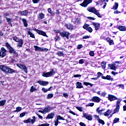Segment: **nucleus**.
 Listing matches in <instances>:
<instances>
[{"label": "nucleus", "instance_id": "nucleus-1", "mask_svg": "<svg viewBox=\"0 0 126 126\" xmlns=\"http://www.w3.org/2000/svg\"><path fill=\"white\" fill-rule=\"evenodd\" d=\"M87 10L88 11H89V12H92V13L95 14V15H97L99 18H102V16L101 15V14H100V12H99V10H97L95 7H89L87 8Z\"/></svg>", "mask_w": 126, "mask_h": 126}, {"label": "nucleus", "instance_id": "nucleus-2", "mask_svg": "<svg viewBox=\"0 0 126 126\" xmlns=\"http://www.w3.org/2000/svg\"><path fill=\"white\" fill-rule=\"evenodd\" d=\"M6 47H7V49L9 50V53L10 54H12L13 55H16L17 56L18 54L17 53L15 50L12 47L10 46V45L8 43H6Z\"/></svg>", "mask_w": 126, "mask_h": 126}, {"label": "nucleus", "instance_id": "nucleus-3", "mask_svg": "<svg viewBox=\"0 0 126 126\" xmlns=\"http://www.w3.org/2000/svg\"><path fill=\"white\" fill-rule=\"evenodd\" d=\"M56 73L54 70V69H52L50 72H48L46 73H43L42 74V76L44 77H51V76H53Z\"/></svg>", "mask_w": 126, "mask_h": 126}, {"label": "nucleus", "instance_id": "nucleus-4", "mask_svg": "<svg viewBox=\"0 0 126 126\" xmlns=\"http://www.w3.org/2000/svg\"><path fill=\"white\" fill-rule=\"evenodd\" d=\"M34 48L36 52H48L49 51L47 48H41L36 45L34 46Z\"/></svg>", "mask_w": 126, "mask_h": 126}, {"label": "nucleus", "instance_id": "nucleus-5", "mask_svg": "<svg viewBox=\"0 0 126 126\" xmlns=\"http://www.w3.org/2000/svg\"><path fill=\"white\" fill-rule=\"evenodd\" d=\"M93 0H84L83 2L80 4V5L81 6H83V7H87V5L89 4V3H91L92 2V1Z\"/></svg>", "mask_w": 126, "mask_h": 126}, {"label": "nucleus", "instance_id": "nucleus-6", "mask_svg": "<svg viewBox=\"0 0 126 126\" xmlns=\"http://www.w3.org/2000/svg\"><path fill=\"white\" fill-rule=\"evenodd\" d=\"M112 110L108 109L106 112L103 113V115L105 117H108V119H110V118L113 117V114H112Z\"/></svg>", "mask_w": 126, "mask_h": 126}, {"label": "nucleus", "instance_id": "nucleus-7", "mask_svg": "<svg viewBox=\"0 0 126 126\" xmlns=\"http://www.w3.org/2000/svg\"><path fill=\"white\" fill-rule=\"evenodd\" d=\"M89 26H90V25L87 24H85L83 26V28L87 30V31H88V32H89L90 33H92V32L93 31V29H92V27H90Z\"/></svg>", "mask_w": 126, "mask_h": 126}, {"label": "nucleus", "instance_id": "nucleus-8", "mask_svg": "<svg viewBox=\"0 0 126 126\" xmlns=\"http://www.w3.org/2000/svg\"><path fill=\"white\" fill-rule=\"evenodd\" d=\"M35 119L36 117L35 116L32 117V119H31L30 118L28 119L27 120H24V124H28L29 123H32V124H34L35 122Z\"/></svg>", "mask_w": 126, "mask_h": 126}, {"label": "nucleus", "instance_id": "nucleus-9", "mask_svg": "<svg viewBox=\"0 0 126 126\" xmlns=\"http://www.w3.org/2000/svg\"><path fill=\"white\" fill-rule=\"evenodd\" d=\"M108 99L110 101L112 102L113 101H115V100H118V97L117 96L112 95V94H108Z\"/></svg>", "mask_w": 126, "mask_h": 126}, {"label": "nucleus", "instance_id": "nucleus-10", "mask_svg": "<svg viewBox=\"0 0 126 126\" xmlns=\"http://www.w3.org/2000/svg\"><path fill=\"white\" fill-rule=\"evenodd\" d=\"M6 55V50L5 49L4 47H2L0 51V57L1 58H3L4 57H5Z\"/></svg>", "mask_w": 126, "mask_h": 126}, {"label": "nucleus", "instance_id": "nucleus-11", "mask_svg": "<svg viewBox=\"0 0 126 126\" xmlns=\"http://www.w3.org/2000/svg\"><path fill=\"white\" fill-rule=\"evenodd\" d=\"M71 22L73 23L74 24L78 25L80 24V19L77 18H73L71 20Z\"/></svg>", "mask_w": 126, "mask_h": 126}, {"label": "nucleus", "instance_id": "nucleus-12", "mask_svg": "<svg viewBox=\"0 0 126 126\" xmlns=\"http://www.w3.org/2000/svg\"><path fill=\"white\" fill-rule=\"evenodd\" d=\"M8 66L5 65H0V69L5 72V73H7V70L8 69Z\"/></svg>", "mask_w": 126, "mask_h": 126}, {"label": "nucleus", "instance_id": "nucleus-13", "mask_svg": "<svg viewBox=\"0 0 126 126\" xmlns=\"http://www.w3.org/2000/svg\"><path fill=\"white\" fill-rule=\"evenodd\" d=\"M83 116L84 118H85L87 120H88V121H92V119H93L92 115L91 114L88 115L84 113L83 114Z\"/></svg>", "mask_w": 126, "mask_h": 126}, {"label": "nucleus", "instance_id": "nucleus-14", "mask_svg": "<svg viewBox=\"0 0 126 126\" xmlns=\"http://www.w3.org/2000/svg\"><path fill=\"white\" fill-rule=\"evenodd\" d=\"M17 66L19 67V68L21 69H23V70H24V71L26 72V73H27V67H26L25 65L21 64H17Z\"/></svg>", "mask_w": 126, "mask_h": 126}, {"label": "nucleus", "instance_id": "nucleus-15", "mask_svg": "<svg viewBox=\"0 0 126 126\" xmlns=\"http://www.w3.org/2000/svg\"><path fill=\"white\" fill-rule=\"evenodd\" d=\"M60 35H61V37H63L64 38V37H66L67 39H69L68 36L70 35V33L68 32H60Z\"/></svg>", "mask_w": 126, "mask_h": 126}, {"label": "nucleus", "instance_id": "nucleus-16", "mask_svg": "<svg viewBox=\"0 0 126 126\" xmlns=\"http://www.w3.org/2000/svg\"><path fill=\"white\" fill-rule=\"evenodd\" d=\"M91 101L95 103H99L101 101V99L98 96H94L92 98Z\"/></svg>", "mask_w": 126, "mask_h": 126}, {"label": "nucleus", "instance_id": "nucleus-17", "mask_svg": "<svg viewBox=\"0 0 126 126\" xmlns=\"http://www.w3.org/2000/svg\"><path fill=\"white\" fill-rule=\"evenodd\" d=\"M35 32H36L39 35H42V36H44V37H48V35H47V34H46V32H43V31H40L39 30H35Z\"/></svg>", "mask_w": 126, "mask_h": 126}, {"label": "nucleus", "instance_id": "nucleus-18", "mask_svg": "<svg viewBox=\"0 0 126 126\" xmlns=\"http://www.w3.org/2000/svg\"><path fill=\"white\" fill-rule=\"evenodd\" d=\"M52 110H54V107L47 106L44 109V113H49V112H51Z\"/></svg>", "mask_w": 126, "mask_h": 126}, {"label": "nucleus", "instance_id": "nucleus-19", "mask_svg": "<svg viewBox=\"0 0 126 126\" xmlns=\"http://www.w3.org/2000/svg\"><path fill=\"white\" fill-rule=\"evenodd\" d=\"M92 25H93L94 27L95 28V30H99V28H100V23L93 22Z\"/></svg>", "mask_w": 126, "mask_h": 126}, {"label": "nucleus", "instance_id": "nucleus-20", "mask_svg": "<svg viewBox=\"0 0 126 126\" xmlns=\"http://www.w3.org/2000/svg\"><path fill=\"white\" fill-rule=\"evenodd\" d=\"M37 83L41 85V86H47L49 84V82L43 81H38Z\"/></svg>", "mask_w": 126, "mask_h": 126}, {"label": "nucleus", "instance_id": "nucleus-21", "mask_svg": "<svg viewBox=\"0 0 126 126\" xmlns=\"http://www.w3.org/2000/svg\"><path fill=\"white\" fill-rule=\"evenodd\" d=\"M26 30L28 32V34H29V35H30V37H31L32 38H35V35H34V34H33L32 33V30L30 29L29 28H27L26 29Z\"/></svg>", "mask_w": 126, "mask_h": 126}, {"label": "nucleus", "instance_id": "nucleus-22", "mask_svg": "<svg viewBox=\"0 0 126 126\" xmlns=\"http://www.w3.org/2000/svg\"><path fill=\"white\" fill-rule=\"evenodd\" d=\"M18 13H19V14H21V15L27 16L28 15V11H27L26 10L23 11H19Z\"/></svg>", "mask_w": 126, "mask_h": 126}, {"label": "nucleus", "instance_id": "nucleus-23", "mask_svg": "<svg viewBox=\"0 0 126 126\" xmlns=\"http://www.w3.org/2000/svg\"><path fill=\"white\" fill-rule=\"evenodd\" d=\"M100 107H97L96 109V112L99 115H103V112L105 111V109H102L101 110H99Z\"/></svg>", "mask_w": 126, "mask_h": 126}, {"label": "nucleus", "instance_id": "nucleus-24", "mask_svg": "<svg viewBox=\"0 0 126 126\" xmlns=\"http://www.w3.org/2000/svg\"><path fill=\"white\" fill-rule=\"evenodd\" d=\"M17 47L22 48V46L23 45V39H20L18 41H17Z\"/></svg>", "mask_w": 126, "mask_h": 126}, {"label": "nucleus", "instance_id": "nucleus-25", "mask_svg": "<svg viewBox=\"0 0 126 126\" xmlns=\"http://www.w3.org/2000/svg\"><path fill=\"white\" fill-rule=\"evenodd\" d=\"M107 42L109 43V45L110 46H112V45H114L115 43H114V40L113 39H111V38L110 37H107L106 39Z\"/></svg>", "mask_w": 126, "mask_h": 126}, {"label": "nucleus", "instance_id": "nucleus-26", "mask_svg": "<svg viewBox=\"0 0 126 126\" xmlns=\"http://www.w3.org/2000/svg\"><path fill=\"white\" fill-rule=\"evenodd\" d=\"M37 18L38 20H42V19H44V18H45V14H44L43 13H39Z\"/></svg>", "mask_w": 126, "mask_h": 126}, {"label": "nucleus", "instance_id": "nucleus-27", "mask_svg": "<svg viewBox=\"0 0 126 126\" xmlns=\"http://www.w3.org/2000/svg\"><path fill=\"white\" fill-rule=\"evenodd\" d=\"M109 67H110V69H112L113 70L116 71L117 69V65L116 63L112 64H109Z\"/></svg>", "mask_w": 126, "mask_h": 126}, {"label": "nucleus", "instance_id": "nucleus-28", "mask_svg": "<svg viewBox=\"0 0 126 126\" xmlns=\"http://www.w3.org/2000/svg\"><path fill=\"white\" fill-rule=\"evenodd\" d=\"M119 111H120V106L116 105L115 109H114V110L113 111L112 115H114V114H117L119 113Z\"/></svg>", "mask_w": 126, "mask_h": 126}, {"label": "nucleus", "instance_id": "nucleus-29", "mask_svg": "<svg viewBox=\"0 0 126 126\" xmlns=\"http://www.w3.org/2000/svg\"><path fill=\"white\" fill-rule=\"evenodd\" d=\"M7 73H10V74H12L13 73H15V70H13V69H11L8 67V70L7 71Z\"/></svg>", "mask_w": 126, "mask_h": 126}, {"label": "nucleus", "instance_id": "nucleus-30", "mask_svg": "<svg viewBox=\"0 0 126 126\" xmlns=\"http://www.w3.org/2000/svg\"><path fill=\"white\" fill-rule=\"evenodd\" d=\"M76 88L80 89L83 88V86H82V84L79 82H77L76 83Z\"/></svg>", "mask_w": 126, "mask_h": 126}, {"label": "nucleus", "instance_id": "nucleus-31", "mask_svg": "<svg viewBox=\"0 0 126 126\" xmlns=\"http://www.w3.org/2000/svg\"><path fill=\"white\" fill-rule=\"evenodd\" d=\"M118 29L120 31H126V27L124 26H119L118 27Z\"/></svg>", "mask_w": 126, "mask_h": 126}, {"label": "nucleus", "instance_id": "nucleus-32", "mask_svg": "<svg viewBox=\"0 0 126 126\" xmlns=\"http://www.w3.org/2000/svg\"><path fill=\"white\" fill-rule=\"evenodd\" d=\"M5 103H6V100L3 99L0 101V107H3V106L5 105Z\"/></svg>", "mask_w": 126, "mask_h": 126}, {"label": "nucleus", "instance_id": "nucleus-33", "mask_svg": "<svg viewBox=\"0 0 126 126\" xmlns=\"http://www.w3.org/2000/svg\"><path fill=\"white\" fill-rule=\"evenodd\" d=\"M65 26L69 30H72L73 29V26L71 24L66 25Z\"/></svg>", "mask_w": 126, "mask_h": 126}, {"label": "nucleus", "instance_id": "nucleus-34", "mask_svg": "<svg viewBox=\"0 0 126 126\" xmlns=\"http://www.w3.org/2000/svg\"><path fill=\"white\" fill-rule=\"evenodd\" d=\"M54 116H55L54 113L49 114L46 117V119H53V118H54Z\"/></svg>", "mask_w": 126, "mask_h": 126}, {"label": "nucleus", "instance_id": "nucleus-35", "mask_svg": "<svg viewBox=\"0 0 126 126\" xmlns=\"http://www.w3.org/2000/svg\"><path fill=\"white\" fill-rule=\"evenodd\" d=\"M118 7H119V3L115 2L114 5L113 6L112 9L116 10V9H118Z\"/></svg>", "mask_w": 126, "mask_h": 126}, {"label": "nucleus", "instance_id": "nucleus-36", "mask_svg": "<svg viewBox=\"0 0 126 126\" xmlns=\"http://www.w3.org/2000/svg\"><path fill=\"white\" fill-rule=\"evenodd\" d=\"M6 20H7V22H8L10 26H12V24H11V20H12V19L6 17Z\"/></svg>", "mask_w": 126, "mask_h": 126}, {"label": "nucleus", "instance_id": "nucleus-37", "mask_svg": "<svg viewBox=\"0 0 126 126\" xmlns=\"http://www.w3.org/2000/svg\"><path fill=\"white\" fill-rule=\"evenodd\" d=\"M22 21L24 24V26L25 27H27L28 26V24H27V21L25 19H22Z\"/></svg>", "mask_w": 126, "mask_h": 126}, {"label": "nucleus", "instance_id": "nucleus-38", "mask_svg": "<svg viewBox=\"0 0 126 126\" xmlns=\"http://www.w3.org/2000/svg\"><path fill=\"white\" fill-rule=\"evenodd\" d=\"M36 90H37V89H36V88L32 86L30 90V92H31V93H33V92H34V91H36Z\"/></svg>", "mask_w": 126, "mask_h": 126}, {"label": "nucleus", "instance_id": "nucleus-39", "mask_svg": "<svg viewBox=\"0 0 126 126\" xmlns=\"http://www.w3.org/2000/svg\"><path fill=\"white\" fill-rule=\"evenodd\" d=\"M54 97V94H49L47 96V99H52Z\"/></svg>", "mask_w": 126, "mask_h": 126}, {"label": "nucleus", "instance_id": "nucleus-40", "mask_svg": "<svg viewBox=\"0 0 126 126\" xmlns=\"http://www.w3.org/2000/svg\"><path fill=\"white\" fill-rule=\"evenodd\" d=\"M22 110V108L21 107H16V110L14 111L15 112L17 113L18 112H20Z\"/></svg>", "mask_w": 126, "mask_h": 126}, {"label": "nucleus", "instance_id": "nucleus-41", "mask_svg": "<svg viewBox=\"0 0 126 126\" xmlns=\"http://www.w3.org/2000/svg\"><path fill=\"white\" fill-rule=\"evenodd\" d=\"M106 79L107 80H110L111 81H113V80H114V78H112L111 76L108 75L106 76Z\"/></svg>", "mask_w": 126, "mask_h": 126}, {"label": "nucleus", "instance_id": "nucleus-42", "mask_svg": "<svg viewBox=\"0 0 126 126\" xmlns=\"http://www.w3.org/2000/svg\"><path fill=\"white\" fill-rule=\"evenodd\" d=\"M67 110H69V113H70V114H72V115H73L74 116H75V115H76V116H77V114H75V113L73 112V111H72L71 110H70L69 107H67Z\"/></svg>", "mask_w": 126, "mask_h": 126}, {"label": "nucleus", "instance_id": "nucleus-43", "mask_svg": "<svg viewBox=\"0 0 126 126\" xmlns=\"http://www.w3.org/2000/svg\"><path fill=\"white\" fill-rule=\"evenodd\" d=\"M56 118L58 121H60V120L64 121L65 120V119H63V118L62 116H61L60 115H58Z\"/></svg>", "mask_w": 126, "mask_h": 126}, {"label": "nucleus", "instance_id": "nucleus-44", "mask_svg": "<svg viewBox=\"0 0 126 126\" xmlns=\"http://www.w3.org/2000/svg\"><path fill=\"white\" fill-rule=\"evenodd\" d=\"M101 66L103 69H105L106 68V62H102L101 63Z\"/></svg>", "mask_w": 126, "mask_h": 126}, {"label": "nucleus", "instance_id": "nucleus-45", "mask_svg": "<svg viewBox=\"0 0 126 126\" xmlns=\"http://www.w3.org/2000/svg\"><path fill=\"white\" fill-rule=\"evenodd\" d=\"M47 11L51 15V16L54 15V12H53V11H52V9H51L50 8H49L47 9Z\"/></svg>", "mask_w": 126, "mask_h": 126}, {"label": "nucleus", "instance_id": "nucleus-46", "mask_svg": "<svg viewBox=\"0 0 126 126\" xmlns=\"http://www.w3.org/2000/svg\"><path fill=\"white\" fill-rule=\"evenodd\" d=\"M83 84H84V85H86V86H88V85H90L91 87H92V86H93V84L88 82H84Z\"/></svg>", "mask_w": 126, "mask_h": 126}, {"label": "nucleus", "instance_id": "nucleus-47", "mask_svg": "<svg viewBox=\"0 0 126 126\" xmlns=\"http://www.w3.org/2000/svg\"><path fill=\"white\" fill-rule=\"evenodd\" d=\"M76 108L77 109V110H78V111H79L80 112H82V111H83V108L82 107L77 106L76 107Z\"/></svg>", "mask_w": 126, "mask_h": 126}, {"label": "nucleus", "instance_id": "nucleus-48", "mask_svg": "<svg viewBox=\"0 0 126 126\" xmlns=\"http://www.w3.org/2000/svg\"><path fill=\"white\" fill-rule=\"evenodd\" d=\"M118 99L116 102V106H120V103H121V102H122V99H119V98Z\"/></svg>", "mask_w": 126, "mask_h": 126}, {"label": "nucleus", "instance_id": "nucleus-49", "mask_svg": "<svg viewBox=\"0 0 126 126\" xmlns=\"http://www.w3.org/2000/svg\"><path fill=\"white\" fill-rule=\"evenodd\" d=\"M57 55H58V56H59V57H63V53L61 51H59L57 53Z\"/></svg>", "mask_w": 126, "mask_h": 126}, {"label": "nucleus", "instance_id": "nucleus-50", "mask_svg": "<svg viewBox=\"0 0 126 126\" xmlns=\"http://www.w3.org/2000/svg\"><path fill=\"white\" fill-rule=\"evenodd\" d=\"M93 106H94V103L93 102L88 103L86 105V107H93Z\"/></svg>", "mask_w": 126, "mask_h": 126}, {"label": "nucleus", "instance_id": "nucleus-51", "mask_svg": "<svg viewBox=\"0 0 126 126\" xmlns=\"http://www.w3.org/2000/svg\"><path fill=\"white\" fill-rule=\"evenodd\" d=\"M120 121V118H115L113 120V124H117V123H119Z\"/></svg>", "mask_w": 126, "mask_h": 126}, {"label": "nucleus", "instance_id": "nucleus-52", "mask_svg": "<svg viewBox=\"0 0 126 126\" xmlns=\"http://www.w3.org/2000/svg\"><path fill=\"white\" fill-rule=\"evenodd\" d=\"M13 39L14 40V41H15V42H18L19 41V39H18V38L16 36H13Z\"/></svg>", "mask_w": 126, "mask_h": 126}, {"label": "nucleus", "instance_id": "nucleus-53", "mask_svg": "<svg viewBox=\"0 0 126 126\" xmlns=\"http://www.w3.org/2000/svg\"><path fill=\"white\" fill-rule=\"evenodd\" d=\"M83 48V45L82 44H79L77 46V50H80V49Z\"/></svg>", "mask_w": 126, "mask_h": 126}, {"label": "nucleus", "instance_id": "nucleus-54", "mask_svg": "<svg viewBox=\"0 0 126 126\" xmlns=\"http://www.w3.org/2000/svg\"><path fill=\"white\" fill-rule=\"evenodd\" d=\"M98 122L99 124H101V125H105V122L102 120L99 119Z\"/></svg>", "mask_w": 126, "mask_h": 126}, {"label": "nucleus", "instance_id": "nucleus-55", "mask_svg": "<svg viewBox=\"0 0 126 126\" xmlns=\"http://www.w3.org/2000/svg\"><path fill=\"white\" fill-rule=\"evenodd\" d=\"M118 87H121L122 89H125V85L124 84H119L118 85Z\"/></svg>", "mask_w": 126, "mask_h": 126}, {"label": "nucleus", "instance_id": "nucleus-56", "mask_svg": "<svg viewBox=\"0 0 126 126\" xmlns=\"http://www.w3.org/2000/svg\"><path fill=\"white\" fill-rule=\"evenodd\" d=\"M42 91H43V92L44 93H47V92H48V89H47L45 88H42Z\"/></svg>", "mask_w": 126, "mask_h": 126}, {"label": "nucleus", "instance_id": "nucleus-57", "mask_svg": "<svg viewBox=\"0 0 126 126\" xmlns=\"http://www.w3.org/2000/svg\"><path fill=\"white\" fill-rule=\"evenodd\" d=\"M25 115H26V113H25V112L21 113L20 114V118H23V117H24V116H25Z\"/></svg>", "mask_w": 126, "mask_h": 126}, {"label": "nucleus", "instance_id": "nucleus-58", "mask_svg": "<svg viewBox=\"0 0 126 126\" xmlns=\"http://www.w3.org/2000/svg\"><path fill=\"white\" fill-rule=\"evenodd\" d=\"M102 75H103V74H102V73H101L100 72H97V77L98 78H99L101 76H102Z\"/></svg>", "mask_w": 126, "mask_h": 126}, {"label": "nucleus", "instance_id": "nucleus-59", "mask_svg": "<svg viewBox=\"0 0 126 126\" xmlns=\"http://www.w3.org/2000/svg\"><path fill=\"white\" fill-rule=\"evenodd\" d=\"M54 123L55 126H57L58 125H59V120L57 119L56 120H55Z\"/></svg>", "mask_w": 126, "mask_h": 126}, {"label": "nucleus", "instance_id": "nucleus-60", "mask_svg": "<svg viewBox=\"0 0 126 126\" xmlns=\"http://www.w3.org/2000/svg\"><path fill=\"white\" fill-rule=\"evenodd\" d=\"M123 101L124 102V103H126L125 105L123 106V111H126V100H124Z\"/></svg>", "mask_w": 126, "mask_h": 126}, {"label": "nucleus", "instance_id": "nucleus-61", "mask_svg": "<svg viewBox=\"0 0 126 126\" xmlns=\"http://www.w3.org/2000/svg\"><path fill=\"white\" fill-rule=\"evenodd\" d=\"M94 118H95V120H96V121H99L100 118H99V116L94 115Z\"/></svg>", "mask_w": 126, "mask_h": 126}, {"label": "nucleus", "instance_id": "nucleus-62", "mask_svg": "<svg viewBox=\"0 0 126 126\" xmlns=\"http://www.w3.org/2000/svg\"><path fill=\"white\" fill-rule=\"evenodd\" d=\"M63 96L65 98H68V94L67 93H63Z\"/></svg>", "mask_w": 126, "mask_h": 126}, {"label": "nucleus", "instance_id": "nucleus-63", "mask_svg": "<svg viewBox=\"0 0 126 126\" xmlns=\"http://www.w3.org/2000/svg\"><path fill=\"white\" fill-rule=\"evenodd\" d=\"M90 56L91 57H94V52L93 51H91L89 53Z\"/></svg>", "mask_w": 126, "mask_h": 126}, {"label": "nucleus", "instance_id": "nucleus-64", "mask_svg": "<svg viewBox=\"0 0 126 126\" xmlns=\"http://www.w3.org/2000/svg\"><path fill=\"white\" fill-rule=\"evenodd\" d=\"M40 1V0H32V2L34 3H38Z\"/></svg>", "mask_w": 126, "mask_h": 126}]
</instances>
